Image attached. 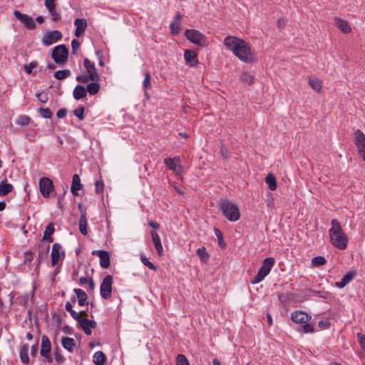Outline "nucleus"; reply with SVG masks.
<instances>
[{
    "label": "nucleus",
    "instance_id": "obj_1",
    "mask_svg": "<svg viewBox=\"0 0 365 365\" xmlns=\"http://www.w3.org/2000/svg\"><path fill=\"white\" fill-rule=\"evenodd\" d=\"M224 44L242 61L252 63L255 60L251 48L243 39L230 36L224 39Z\"/></svg>",
    "mask_w": 365,
    "mask_h": 365
},
{
    "label": "nucleus",
    "instance_id": "obj_2",
    "mask_svg": "<svg viewBox=\"0 0 365 365\" xmlns=\"http://www.w3.org/2000/svg\"><path fill=\"white\" fill-rule=\"evenodd\" d=\"M219 206L223 215L228 220L235 222L240 219V213L236 205L227 200H222L219 203Z\"/></svg>",
    "mask_w": 365,
    "mask_h": 365
},
{
    "label": "nucleus",
    "instance_id": "obj_3",
    "mask_svg": "<svg viewBox=\"0 0 365 365\" xmlns=\"http://www.w3.org/2000/svg\"><path fill=\"white\" fill-rule=\"evenodd\" d=\"M274 259L273 257L265 258L257 275L251 280V283L257 284L262 281L264 278L270 272L272 267L274 266Z\"/></svg>",
    "mask_w": 365,
    "mask_h": 365
},
{
    "label": "nucleus",
    "instance_id": "obj_4",
    "mask_svg": "<svg viewBox=\"0 0 365 365\" xmlns=\"http://www.w3.org/2000/svg\"><path fill=\"white\" fill-rule=\"evenodd\" d=\"M68 56V50L64 44L54 47L52 51L51 57L55 63L63 65L66 63Z\"/></svg>",
    "mask_w": 365,
    "mask_h": 365
},
{
    "label": "nucleus",
    "instance_id": "obj_5",
    "mask_svg": "<svg viewBox=\"0 0 365 365\" xmlns=\"http://www.w3.org/2000/svg\"><path fill=\"white\" fill-rule=\"evenodd\" d=\"M354 134L358 153L365 162V134L359 129L356 130Z\"/></svg>",
    "mask_w": 365,
    "mask_h": 365
},
{
    "label": "nucleus",
    "instance_id": "obj_6",
    "mask_svg": "<svg viewBox=\"0 0 365 365\" xmlns=\"http://www.w3.org/2000/svg\"><path fill=\"white\" fill-rule=\"evenodd\" d=\"M113 277L111 275H107L103 279L101 287L100 292L102 298L108 299L112 294Z\"/></svg>",
    "mask_w": 365,
    "mask_h": 365
},
{
    "label": "nucleus",
    "instance_id": "obj_7",
    "mask_svg": "<svg viewBox=\"0 0 365 365\" xmlns=\"http://www.w3.org/2000/svg\"><path fill=\"white\" fill-rule=\"evenodd\" d=\"M185 36L190 41H191L195 44H197L199 46H202L205 43V36L202 34H201L200 31H198L197 30H195V29L186 30Z\"/></svg>",
    "mask_w": 365,
    "mask_h": 365
},
{
    "label": "nucleus",
    "instance_id": "obj_8",
    "mask_svg": "<svg viewBox=\"0 0 365 365\" xmlns=\"http://www.w3.org/2000/svg\"><path fill=\"white\" fill-rule=\"evenodd\" d=\"M62 34L58 30L46 33L43 37L42 43L45 46H50L62 38Z\"/></svg>",
    "mask_w": 365,
    "mask_h": 365
},
{
    "label": "nucleus",
    "instance_id": "obj_9",
    "mask_svg": "<svg viewBox=\"0 0 365 365\" xmlns=\"http://www.w3.org/2000/svg\"><path fill=\"white\" fill-rule=\"evenodd\" d=\"M14 15L18 20H19L25 26L26 29L30 30L35 29L36 26V24L30 16L21 14L18 10H15L14 11Z\"/></svg>",
    "mask_w": 365,
    "mask_h": 365
},
{
    "label": "nucleus",
    "instance_id": "obj_10",
    "mask_svg": "<svg viewBox=\"0 0 365 365\" xmlns=\"http://www.w3.org/2000/svg\"><path fill=\"white\" fill-rule=\"evenodd\" d=\"M331 244L336 248L344 250L347 247L348 238L346 235L342 232L341 234L334 235L331 237Z\"/></svg>",
    "mask_w": 365,
    "mask_h": 365
},
{
    "label": "nucleus",
    "instance_id": "obj_11",
    "mask_svg": "<svg viewBox=\"0 0 365 365\" xmlns=\"http://www.w3.org/2000/svg\"><path fill=\"white\" fill-rule=\"evenodd\" d=\"M39 189L44 197H48L53 190V182L48 178H42L39 181Z\"/></svg>",
    "mask_w": 365,
    "mask_h": 365
},
{
    "label": "nucleus",
    "instance_id": "obj_12",
    "mask_svg": "<svg viewBox=\"0 0 365 365\" xmlns=\"http://www.w3.org/2000/svg\"><path fill=\"white\" fill-rule=\"evenodd\" d=\"M83 66L88 74V78L91 81H99L100 76L97 73L94 63L91 62L89 59L85 58L83 61Z\"/></svg>",
    "mask_w": 365,
    "mask_h": 365
},
{
    "label": "nucleus",
    "instance_id": "obj_13",
    "mask_svg": "<svg viewBox=\"0 0 365 365\" xmlns=\"http://www.w3.org/2000/svg\"><path fill=\"white\" fill-rule=\"evenodd\" d=\"M51 256L53 267L56 266L61 258H63L64 251L62 250V246L60 244L54 243L53 245Z\"/></svg>",
    "mask_w": 365,
    "mask_h": 365
},
{
    "label": "nucleus",
    "instance_id": "obj_14",
    "mask_svg": "<svg viewBox=\"0 0 365 365\" xmlns=\"http://www.w3.org/2000/svg\"><path fill=\"white\" fill-rule=\"evenodd\" d=\"M92 255L100 258V265L103 268H108L110 264V253L106 250H93Z\"/></svg>",
    "mask_w": 365,
    "mask_h": 365
},
{
    "label": "nucleus",
    "instance_id": "obj_15",
    "mask_svg": "<svg viewBox=\"0 0 365 365\" xmlns=\"http://www.w3.org/2000/svg\"><path fill=\"white\" fill-rule=\"evenodd\" d=\"M311 319L312 317L303 311H295L291 314V319L296 324H304Z\"/></svg>",
    "mask_w": 365,
    "mask_h": 365
},
{
    "label": "nucleus",
    "instance_id": "obj_16",
    "mask_svg": "<svg viewBox=\"0 0 365 365\" xmlns=\"http://www.w3.org/2000/svg\"><path fill=\"white\" fill-rule=\"evenodd\" d=\"M77 322L86 335H91V329H94L97 326V323L95 321L86 318L80 317V319H78Z\"/></svg>",
    "mask_w": 365,
    "mask_h": 365
},
{
    "label": "nucleus",
    "instance_id": "obj_17",
    "mask_svg": "<svg viewBox=\"0 0 365 365\" xmlns=\"http://www.w3.org/2000/svg\"><path fill=\"white\" fill-rule=\"evenodd\" d=\"M180 157L174 158H166L164 159V163L175 173L179 174L182 170V167L179 164Z\"/></svg>",
    "mask_w": 365,
    "mask_h": 365
},
{
    "label": "nucleus",
    "instance_id": "obj_18",
    "mask_svg": "<svg viewBox=\"0 0 365 365\" xmlns=\"http://www.w3.org/2000/svg\"><path fill=\"white\" fill-rule=\"evenodd\" d=\"M74 25L76 26L75 36L79 38L84 34L86 29V20L85 19H76L74 21Z\"/></svg>",
    "mask_w": 365,
    "mask_h": 365
},
{
    "label": "nucleus",
    "instance_id": "obj_19",
    "mask_svg": "<svg viewBox=\"0 0 365 365\" xmlns=\"http://www.w3.org/2000/svg\"><path fill=\"white\" fill-rule=\"evenodd\" d=\"M83 188V185L81 182V178L78 175L75 174L72 178V183L71 186V192L73 196H78V191Z\"/></svg>",
    "mask_w": 365,
    "mask_h": 365
},
{
    "label": "nucleus",
    "instance_id": "obj_20",
    "mask_svg": "<svg viewBox=\"0 0 365 365\" xmlns=\"http://www.w3.org/2000/svg\"><path fill=\"white\" fill-rule=\"evenodd\" d=\"M184 58L186 63L190 66H195L197 63V53L192 50H185L184 53Z\"/></svg>",
    "mask_w": 365,
    "mask_h": 365
},
{
    "label": "nucleus",
    "instance_id": "obj_21",
    "mask_svg": "<svg viewBox=\"0 0 365 365\" xmlns=\"http://www.w3.org/2000/svg\"><path fill=\"white\" fill-rule=\"evenodd\" d=\"M150 235L158 255L162 256L163 254V247L159 235L155 231H152Z\"/></svg>",
    "mask_w": 365,
    "mask_h": 365
},
{
    "label": "nucleus",
    "instance_id": "obj_22",
    "mask_svg": "<svg viewBox=\"0 0 365 365\" xmlns=\"http://www.w3.org/2000/svg\"><path fill=\"white\" fill-rule=\"evenodd\" d=\"M51 344L48 337L46 335H43L41 338V345L40 349L41 355H46L51 352Z\"/></svg>",
    "mask_w": 365,
    "mask_h": 365
},
{
    "label": "nucleus",
    "instance_id": "obj_23",
    "mask_svg": "<svg viewBox=\"0 0 365 365\" xmlns=\"http://www.w3.org/2000/svg\"><path fill=\"white\" fill-rule=\"evenodd\" d=\"M61 344L63 347L71 353L73 351L76 347L75 340L68 336H63L61 338Z\"/></svg>",
    "mask_w": 365,
    "mask_h": 365
},
{
    "label": "nucleus",
    "instance_id": "obj_24",
    "mask_svg": "<svg viewBox=\"0 0 365 365\" xmlns=\"http://www.w3.org/2000/svg\"><path fill=\"white\" fill-rule=\"evenodd\" d=\"M55 231L54 225L52 222H50L46 227V230L43 232V237L42 241L47 240L48 242H52L53 241V238L51 235L53 234Z\"/></svg>",
    "mask_w": 365,
    "mask_h": 365
},
{
    "label": "nucleus",
    "instance_id": "obj_25",
    "mask_svg": "<svg viewBox=\"0 0 365 365\" xmlns=\"http://www.w3.org/2000/svg\"><path fill=\"white\" fill-rule=\"evenodd\" d=\"M87 91L84 86L78 85L73 91V96L76 100H80L86 96Z\"/></svg>",
    "mask_w": 365,
    "mask_h": 365
},
{
    "label": "nucleus",
    "instance_id": "obj_26",
    "mask_svg": "<svg viewBox=\"0 0 365 365\" xmlns=\"http://www.w3.org/2000/svg\"><path fill=\"white\" fill-rule=\"evenodd\" d=\"M335 21L337 28L340 29L343 33L348 34L351 31V28L346 21L341 19H336Z\"/></svg>",
    "mask_w": 365,
    "mask_h": 365
},
{
    "label": "nucleus",
    "instance_id": "obj_27",
    "mask_svg": "<svg viewBox=\"0 0 365 365\" xmlns=\"http://www.w3.org/2000/svg\"><path fill=\"white\" fill-rule=\"evenodd\" d=\"M355 276V272H349L341 278L340 282H336V286L339 288L344 287Z\"/></svg>",
    "mask_w": 365,
    "mask_h": 365
},
{
    "label": "nucleus",
    "instance_id": "obj_28",
    "mask_svg": "<svg viewBox=\"0 0 365 365\" xmlns=\"http://www.w3.org/2000/svg\"><path fill=\"white\" fill-rule=\"evenodd\" d=\"M73 292L76 294L79 306L85 305L88 299L86 293L83 289L78 288L74 289Z\"/></svg>",
    "mask_w": 365,
    "mask_h": 365
},
{
    "label": "nucleus",
    "instance_id": "obj_29",
    "mask_svg": "<svg viewBox=\"0 0 365 365\" xmlns=\"http://www.w3.org/2000/svg\"><path fill=\"white\" fill-rule=\"evenodd\" d=\"M29 346L27 344H22L19 351V356L21 361L24 364H29L30 361L29 356Z\"/></svg>",
    "mask_w": 365,
    "mask_h": 365
},
{
    "label": "nucleus",
    "instance_id": "obj_30",
    "mask_svg": "<svg viewBox=\"0 0 365 365\" xmlns=\"http://www.w3.org/2000/svg\"><path fill=\"white\" fill-rule=\"evenodd\" d=\"M87 225L86 213L84 212L81 213L79 220V230L83 235H86L88 234Z\"/></svg>",
    "mask_w": 365,
    "mask_h": 365
},
{
    "label": "nucleus",
    "instance_id": "obj_31",
    "mask_svg": "<svg viewBox=\"0 0 365 365\" xmlns=\"http://www.w3.org/2000/svg\"><path fill=\"white\" fill-rule=\"evenodd\" d=\"M331 227L329 230L330 237H331L334 235L341 234L343 232L341 227L340 225V223L338 222L337 220L333 219L331 222Z\"/></svg>",
    "mask_w": 365,
    "mask_h": 365
},
{
    "label": "nucleus",
    "instance_id": "obj_32",
    "mask_svg": "<svg viewBox=\"0 0 365 365\" xmlns=\"http://www.w3.org/2000/svg\"><path fill=\"white\" fill-rule=\"evenodd\" d=\"M106 361V356L103 351H96L93 356V361L96 365H104Z\"/></svg>",
    "mask_w": 365,
    "mask_h": 365
},
{
    "label": "nucleus",
    "instance_id": "obj_33",
    "mask_svg": "<svg viewBox=\"0 0 365 365\" xmlns=\"http://www.w3.org/2000/svg\"><path fill=\"white\" fill-rule=\"evenodd\" d=\"M100 88L99 81H91L87 85L86 89L90 95L94 96L98 93Z\"/></svg>",
    "mask_w": 365,
    "mask_h": 365
},
{
    "label": "nucleus",
    "instance_id": "obj_34",
    "mask_svg": "<svg viewBox=\"0 0 365 365\" xmlns=\"http://www.w3.org/2000/svg\"><path fill=\"white\" fill-rule=\"evenodd\" d=\"M13 185L7 183L6 180L0 182V196H5L12 191Z\"/></svg>",
    "mask_w": 365,
    "mask_h": 365
},
{
    "label": "nucleus",
    "instance_id": "obj_35",
    "mask_svg": "<svg viewBox=\"0 0 365 365\" xmlns=\"http://www.w3.org/2000/svg\"><path fill=\"white\" fill-rule=\"evenodd\" d=\"M265 182L268 185L269 189L271 190H275L277 188V180L275 176L269 173L265 178Z\"/></svg>",
    "mask_w": 365,
    "mask_h": 365
},
{
    "label": "nucleus",
    "instance_id": "obj_36",
    "mask_svg": "<svg viewBox=\"0 0 365 365\" xmlns=\"http://www.w3.org/2000/svg\"><path fill=\"white\" fill-rule=\"evenodd\" d=\"M49 250H50L49 245H47L45 247H42L39 250L38 254V263H41L44 259L48 257Z\"/></svg>",
    "mask_w": 365,
    "mask_h": 365
},
{
    "label": "nucleus",
    "instance_id": "obj_37",
    "mask_svg": "<svg viewBox=\"0 0 365 365\" xmlns=\"http://www.w3.org/2000/svg\"><path fill=\"white\" fill-rule=\"evenodd\" d=\"M71 71L68 69L59 70L55 72L54 77L58 80H63L71 76Z\"/></svg>",
    "mask_w": 365,
    "mask_h": 365
},
{
    "label": "nucleus",
    "instance_id": "obj_38",
    "mask_svg": "<svg viewBox=\"0 0 365 365\" xmlns=\"http://www.w3.org/2000/svg\"><path fill=\"white\" fill-rule=\"evenodd\" d=\"M309 83L312 88L317 92H320L322 90V81L318 78H310Z\"/></svg>",
    "mask_w": 365,
    "mask_h": 365
},
{
    "label": "nucleus",
    "instance_id": "obj_39",
    "mask_svg": "<svg viewBox=\"0 0 365 365\" xmlns=\"http://www.w3.org/2000/svg\"><path fill=\"white\" fill-rule=\"evenodd\" d=\"M197 255H198L200 260L204 263L207 262V260L209 259L210 256H209L208 253L206 252V250L205 247H201V248L197 249Z\"/></svg>",
    "mask_w": 365,
    "mask_h": 365
},
{
    "label": "nucleus",
    "instance_id": "obj_40",
    "mask_svg": "<svg viewBox=\"0 0 365 365\" xmlns=\"http://www.w3.org/2000/svg\"><path fill=\"white\" fill-rule=\"evenodd\" d=\"M145 78L143 82V88L145 91V95L147 96L146 90L150 88L151 87V82H150V74L148 71H145Z\"/></svg>",
    "mask_w": 365,
    "mask_h": 365
},
{
    "label": "nucleus",
    "instance_id": "obj_41",
    "mask_svg": "<svg viewBox=\"0 0 365 365\" xmlns=\"http://www.w3.org/2000/svg\"><path fill=\"white\" fill-rule=\"evenodd\" d=\"M65 309L71 314V317L75 320L77 321L78 319H80V314H78V312L73 309L72 305L70 302H67L66 303Z\"/></svg>",
    "mask_w": 365,
    "mask_h": 365
},
{
    "label": "nucleus",
    "instance_id": "obj_42",
    "mask_svg": "<svg viewBox=\"0 0 365 365\" xmlns=\"http://www.w3.org/2000/svg\"><path fill=\"white\" fill-rule=\"evenodd\" d=\"M240 80L247 83L248 85H250L253 83V77L252 76L247 72H242L240 75Z\"/></svg>",
    "mask_w": 365,
    "mask_h": 365
},
{
    "label": "nucleus",
    "instance_id": "obj_43",
    "mask_svg": "<svg viewBox=\"0 0 365 365\" xmlns=\"http://www.w3.org/2000/svg\"><path fill=\"white\" fill-rule=\"evenodd\" d=\"M327 262L326 259L322 256L314 257L312 259V263L315 267H319L325 264Z\"/></svg>",
    "mask_w": 365,
    "mask_h": 365
},
{
    "label": "nucleus",
    "instance_id": "obj_44",
    "mask_svg": "<svg viewBox=\"0 0 365 365\" xmlns=\"http://www.w3.org/2000/svg\"><path fill=\"white\" fill-rule=\"evenodd\" d=\"M31 121L30 117L27 115H20L16 123L17 125H21V126H26L29 124Z\"/></svg>",
    "mask_w": 365,
    "mask_h": 365
},
{
    "label": "nucleus",
    "instance_id": "obj_45",
    "mask_svg": "<svg viewBox=\"0 0 365 365\" xmlns=\"http://www.w3.org/2000/svg\"><path fill=\"white\" fill-rule=\"evenodd\" d=\"M299 331H302L304 334L313 333L314 331V328L312 324L309 323H304L303 326H302L299 329Z\"/></svg>",
    "mask_w": 365,
    "mask_h": 365
},
{
    "label": "nucleus",
    "instance_id": "obj_46",
    "mask_svg": "<svg viewBox=\"0 0 365 365\" xmlns=\"http://www.w3.org/2000/svg\"><path fill=\"white\" fill-rule=\"evenodd\" d=\"M38 66V63L36 61H32L29 64H24L22 66V68L27 74H31L33 72V69Z\"/></svg>",
    "mask_w": 365,
    "mask_h": 365
},
{
    "label": "nucleus",
    "instance_id": "obj_47",
    "mask_svg": "<svg viewBox=\"0 0 365 365\" xmlns=\"http://www.w3.org/2000/svg\"><path fill=\"white\" fill-rule=\"evenodd\" d=\"M140 260L143 262V264L145 266L148 267L149 269L154 270V271L156 270V267L151 262H150L145 255H142L140 256Z\"/></svg>",
    "mask_w": 365,
    "mask_h": 365
},
{
    "label": "nucleus",
    "instance_id": "obj_48",
    "mask_svg": "<svg viewBox=\"0 0 365 365\" xmlns=\"http://www.w3.org/2000/svg\"><path fill=\"white\" fill-rule=\"evenodd\" d=\"M176 365H190L189 362L183 354H178L176 357Z\"/></svg>",
    "mask_w": 365,
    "mask_h": 365
},
{
    "label": "nucleus",
    "instance_id": "obj_49",
    "mask_svg": "<svg viewBox=\"0 0 365 365\" xmlns=\"http://www.w3.org/2000/svg\"><path fill=\"white\" fill-rule=\"evenodd\" d=\"M38 112L41 117L44 118H51L52 117V112L49 108H40Z\"/></svg>",
    "mask_w": 365,
    "mask_h": 365
},
{
    "label": "nucleus",
    "instance_id": "obj_50",
    "mask_svg": "<svg viewBox=\"0 0 365 365\" xmlns=\"http://www.w3.org/2000/svg\"><path fill=\"white\" fill-rule=\"evenodd\" d=\"M180 22L173 21L170 24L171 33L173 35L178 34L180 30Z\"/></svg>",
    "mask_w": 365,
    "mask_h": 365
},
{
    "label": "nucleus",
    "instance_id": "obj_51",
    "mask_svg": "<svg viewBox=\"0 0 365 365\" xmlns=\"http://www.w3.org/2000/svg\"><path fill=\"white\" fill-rule=\"evenodd\" d=\"M215 233L218 240V244L220 247H225V244L223 242V235L220 230L217 228H215Z\"/></svg>",
    "mask_w": 365,
    "mask_h": 365
},
{
    "label": "nucleus",
    "instance_id": "obj_52",
    "mask_svg": "<svg viewBox=\"0 0 365 365\" xmlns=\"http://www.w3.org/2000/svg\"><path fill=\"white\" fill-rule=\"evenodd\" d=\"M84 107L81 106L73 110V114L79 119L83 120L84 118Z\"/></svg>",
    "mask_w": 365,
    "mask_h": 365
},
{
    "label": "nucleus",
    "instance_id": "obj_53",
    "mask_svg": "<svg viewBox=\"0 0 365 365\" xmlns=\"http://www.w3.org/2000/svg\"><path fill=\"white\" fill-rule=\"evenodd\" d=\"M103 189H104V184L103 182V181H101V180L96 181L95 183L96 192L98 193V194L101 193V192H103Z\"/></svg>",
    "mask_w": 365,
    "mask_h": 365
},
{
    "label": "nucleus",
    "instance_id": "obj_54",
    "mask_svg": "<svg viewBox=\"0 0 365 365\" xmlns=\"http://www.w3.org/2000/svg\"><path fill=\"white\" fill-rule=\"evenodd\" d=\"M76 81L79 83H88L91 81V78H88V74L87 75H79L76 77Z\"/></svg>",
    "mask_w": 365,
    "mask_h": 365
},
{
    "label": "nucleus",
    "instance_id": "obj_55",
    "mask_svg": "<svg viewBox=\"0 0 365 365\" xmlns=\"http://www.w3.org/2000/svg\"><path fill=\"white\" fill-rule=\"evenodd\" d=\"M318 326L321 329H327L331 327V323L328 320H321L319 322Z\"/></svg>",
    "mask_w": 365,
    "mask_h": 365
},
{
    "label": "nucleus",
    "instance_id": "obj_56",
    "mask_svg": "<svg viewBox=\"0 0 365 365\" xmlns=\"http://www.w3.org/2000/svg\"><path fill=\"white\" fill-rule=\"evenodd\" d=\"M45 6L48 11L56 9L55 0H45Z\"/></svg>",
    "mask_w": 365,
    "mask_h": 365
},
{
    "label": "nucleus",
    "instance_id": "obj_57",
    "mask_svg": "<svg viewBox=\"0 0 365 365\" xmlns=\"http://www.w3.org/2000/svg\"><path fill=\"white\" fill-rule=\"evenodd\" d=\"M48 11L52 17V21H58L61 19V15L56 11V9Z\"/></svg>",
    "mask_w": 365,
    "mask_h": 365
},
{
    "label": "nucleus",
    "instance_id": "obj_58",
    "mask_svg": "<svg viewBox=\"0 0 365 365\" xmlns=\"http://www.w3.org/2000/svg\"><path fill=\"white\" fill-rule=\"evenodd\" d=\"M357 338L361 349L365 351V335L361 333L357 334Z\"/></svg>",
    "mask_w": 365,
    "mask_h": 365
},
{
    "label": "nucleus",
    "instance_id": "obj_59",
    "mask_svg": "<svg viewBox=\"0 0 365 365\" xmlns=\"http://www.w3.org/2000/svg\"><path fill=\"white\" fill-rule=\"evenodd\" d=\"M72 53L76 54V51L80 47V42L77 39H73L71 41Z\"/></svg>",
    "mask_w": 365,
    "mask_h": 365
},
{
    "label": "nucleus",
    "instance_id": "obj_60",
    "mask_svg": "<svg viewBox=\"0 0 365 365\" xmlns=\"http://www.w3.org/2000/svg\"><path fill=\"white\" fill-rule=\"evenodd\" d=\"M36 96L38 98V99L42 102V103H46L48 101V96L47 94L45 93H37L36 94Z\"/></svg>",
    "mask_w": 365,
    "mask_h": 365
},
{
    "label": "nucleus",
    "instance_id": "obj_61",
    "mask_svg": "<svg viewBox=\"0 0 365 365\" xmlns=\"http://www.w3.org/2000/svg\"><path fill=\"white\" fill-rule=\"evenodd\" d=\"M54 356H55V359L58 363L60 364L63 361L64 358H63V355L58 352V348H56L54 350Z\"/></svg>",
    "mask_w": 365,
    "mask_h": 365
},
{
    "label": "nucleus",
    "instance_id": "obj_62",
    "mask_svg": "<svg viewBox=\"0 0 365 365\" xmlns=\"http://www.w3.org/2000/svg\"><path fill=\"white\" fill-rule=\"evenodd\" d=\"M67 111L66 108H61L57 111L56 115L58 118H64L67 114Z\"/></svg>",
    "mask_w": 365,
    "mask_h": 365
},
{
    "label": "nucleus",
    "instance_id": "obj_63",
    "mask_svg": "<svg viewBox=\"0 0 365 365\" xmlns=\"http://www.w3.org/2000/svg\"><path fill=\"white\" fill-rule=\"evenodd\" d=\"M38 349V343L36 341L35 344H34L31 348V354L32 356L35 357Z\"/></svg>",
    "mask_w": 365,
    "mask_h": 365
},
{
    "label": "nucleus",
    "instance_id": "obj_64",
    "mask_svg": "<svg viewBox=\"0 0 365 365\" xmlns=\"http://www.w3.org/2000/svg\"><path fill=\"white\" fill-rule=\"evenodd\" d=\"M88 292H90L93 291L95 289V283L91 277L90 278V281L88 282Z\"/></svg>",
    "mask_w": 365,
    "mask_h": 365
}]
</instances>
